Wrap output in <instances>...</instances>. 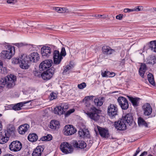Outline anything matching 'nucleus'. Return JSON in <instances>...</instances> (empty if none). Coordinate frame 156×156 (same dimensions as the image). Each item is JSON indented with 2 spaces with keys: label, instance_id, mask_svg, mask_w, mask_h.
Returning a JSON list of instances; mask_svg holds the SVG:
<instances>
[{
  "label": "nucleus",
  "instance_id": "obj_1",
  "mask_svg": "<svg viewBox=\"0 0 156 156\" xmlns=\"http://www.w3.org/2000/svg\"><path fill=\"white\" fill-rule=\"evenodd\" d=\"M93 96H86L83 99V101L85 103V109L88 110L89 112H87L85 113L91 119L94 121H97L99 119L100 117L99 114L101 111L95 107L91 105V103L93 99Z\"/></svg>",
  "mask_w": 156,
  "mask_h": 156
},
{
  "label": "nucleus",
  "instance_id": "obj_2",
  "mask_svg": "<svg viewBox=\"0 0 156 156\" xmlns=\"http://www.w3.org/2000/svg\"><path fill=\"white\" fill-rule=\"evenodd\" d=\"M16 79V77L15 76L10 74L2 79L0 82L1 84L5 85L8 88H11L15 86Z\"/></svg>",
  "mask_w": 156,
  "mask_h": 156
},
{
  "label": "nucleus",
  "instance_id": "obj_3",
  "mask_svg": "<svg viewBox=\"0 0 156 156\" xmlns=\"http://www.w3.org/2000/svg\"><path fill=\"white\" fill-rule=\"evenodd\" d=\"M5 45L8 50L2 51L0 54V56L3 58L10 59L15 53V47L9 45L8 43L6 44Z\"/></svg>",
  "mask_w": 156,
  "mask_h": 156
},
{
  "label": "nucleus",
  "instance_id": "obj_4",
  "mask_svg": "<svg viewBox=\"0 0 156 156\" xmlns=\"http://www.w3.org/2000/svg\"><path fill=\"white\" fill-rule=\"evenodd\" d=\"M14 128L12 127L11 129H9L7 130L2 132L0 135V144H2L7 142L9 139L10 135L14 133Z\"/></svg>",
  "mask_w": 156,
  "mask_h": 156
},
{
  "label": "nucleus",
  "instance_id": "obj_5",
  "mask_svg": "<svg viewBox=\"0 0 156 156\" xmlns=\"http://www.w3.org/2000/svg\"><path fill=\"white\" fill-rule=\"evenodd\" d=\"M107 111L108 115L109 117L113 119L118 115V109L117 106L114 104H110L108 107Z\"/></svg>",
  "mask_w": 156,
  "mask_h": 156
},
{
  "label": "nucleus",
  "instance_id": "obj_6",
  "mask_svg": "<svg viewBox=\"0 0 156 156\" xmlns=\"http://www.w3.org/2000/svg\"><path fill=\"white\" fill-rule=\"evenodd\" d=\"M55 71V69L52 67L41 74L39 72H37V76H40L41 75L42 79L45 80H48L52 76Z\"/></svg>",
  "mask_w": 156,
  "mask_h": 156
},
{
  "label": "nucleus",
  "instance_id": "obj_7",
  "mask_svg": "<svg viewBox=\"0 0 156 156\" xmlns=\"http://www.w3.org/2000/svg\"><path fill=\"white\" fill-rule=\"evenodd\" d=\"M55 47L53 46H45L42 47L41 49V51L42 56L44 58H48L51 52L54 51Z\"/></svg>",
  "mask_w": 156,
  "mask_h": 156
},
{
  "label": "nucleus",
  "instance_id": "obj_8",
  "mask_svg": "<svg viewBox=\"0 0 156 156\" xmlns=\"http://www.w3.org/2000/svg\"><path fill=\"white\" fill-rule=\"evenodd\" d=\"M60 148L62 151L65 154L71 153L73 151V146L66 142H63L61 144L60 146Z\"/></svg>",
  "mask_w": 156,
  "mask_h": 156
},
{
  "label": "nucleus",
  "instance_id": "obj_9",
  "mask_svg": "<svg viewBox=\"0 0 156 156\" xmlns=\"http://www.w3.org/2000/svg\"><path fill=\"white\" fill-rule=\"evenodd\" d=\"M27 56L26 54H22L20 57V66L21 68L23 69H27L29 67L28 63L30 61L28 59Z\"/></svg>",
  "mask_w": 156,
  "mask_h": 156
},
{
  "label": "nucleus",
  "instance_id": "obj_10",
  "mask_svg": "<svg viewBox=\"0 0 156 156\" xmlns=\"http://www.w3.org/2000/svg\"><path fill=\"white\" fill-rule=\"evenodd\" d=\"M67 103H62L55 108V113L59 115L63 114L68 108Z\"/></svg>",
  "mask_w": 156,
  "mask_h": 156
},
{
  "label": "nucleus",
  "instance_id": "obj_11",
  "mask_svg": "<svg viewBox=\"0 0 156 156\" xmlns=\"http://www.w3.org/2000/svg\"><path fill=\"white\" fill-rule=\"evenodd\" d=\"M22 144L18 141H14L12 142L9 145L10 150L13 151H18L20 150L22 148Z\"/></svg>",
  "mask_w": 156,
  "mask_h": 156
},
{
  "label": "nucleus",
  "instance_id": "obj_12",
  "mask_svg": "<svg viewBox=\"0 0 156 156\" xmlns=\"http://www.w3.org/2000/svg\"><path fill=\"white\" fill-rule=\"evenodd\" d=\"M119 105L122 110H126L129 107L128 101L127 99L123 97H119L117 99Z\"/></svg>",
  "mask_w": 156,
  "mask_h": 156
},
{
  "label": "nucleus",
  "instance_id": "obj_13",
  "mask_svg": "<svg viewBox=\"0 0 156 156\" xmlns=\"http://www.w3.org/2000/svg\"><path fill=\"white\" fill-rule=\"evenodd\" d=\"M63 133L67 136L74 134L76 131V129L72 125H66L64 128Z\"/></svg>",
  "mask_w": 156,
  "mask_h": 156
},
{
  "label": "nucleus",
  "instance_id": "obj_14",
  "mask_svg": "<svg viewBox=\"0 0 156 156\" xmlns=\"http://www.w3.org/2000/svg\"><path fill=\"white\" fill-rule=\"evenodd\" d=\"M52 63L53 61L52 60L49 59L44 60L39 65V69L40 70L47 69L51 66Z\"/></svg>",
  "mask_w": 156,
  "mask_h": 156
},
{
  "label": "nucleus",
  "instance_id": "obj_15",
  "mask_svg": "<svg viewBox=\"0 0 156 156\" xmlns=\"http://www.w3.org/2000/svg\"><path fill=\"white\" fill-rule=\"evenodd\" d=\"M114 126L118 130H124L126 128V124L122 119L115 122Z\"/></svg>",
  "mask_w": 156,
  "mask_h": 156
},
{
  "label": "nucleus",
  "instance_id": "obj_16",
  "mask_svg": "<svg viewBox=\"0 0 156 156\" xmlns=\"http://www.w3.org/2000/svg\"><path fill=\"white\" fill-rule=\"evenodd\" d=\"M53 58L54 64L55 65H58L60 64L63 58L62 56L60 55L59 51L57 50H54V51Z\"/></svg>",
  "mask_w": 156,
  "mask_h": 156
},
{
  "label": "nucleus",
  "instance_id": "obj_17",
  "mask_svg": "<svg viewBox=\"0 0 156 156\" xmlns=\"http://www.w3.org/2000/svg\"><path fill=\"white\" fill-rule=\"evenodd\" d=\"M86 142L83 141H75L73 143V146L75 148L77 149H83L85 148L87 146Z\"/></svg>",
  "mask_w": 156,
  "mask_h": 156
},
{
  "label": "nucleus",
  "instance_id": "obj_18",
  "mask_svg": "<svg viewBox=\"0 0 156 156\" xmlns=\"http://www.w3.org/2000/svg\"><path fill=\"white\" fill-rule=\"evenodd\" d=\"M121 119L126 124H127L130 126L132 125L133 122V117L131 114H127L124 117H123Z\"/></svg>",
  "mask_w": 156,
  "mask_h": 156
},
{
  "label": "nucleus",
  "instance_id": "obj_19",
  "mask_svg": "<svg viewBox=\"0 0 156 156\" xmlns=\"http://www.w3.org/2000/svg\"><path fill=\"white\" fill-rule=\"evenodd\" d=\"M30 62H35L38 61L39 58V55L37 52H33L27 56Z\"/></svg>",
  "mask_w": 156,
  "mask_h": 156
},
{
  "label": "nucleus",
  "instance_id": "obj_20",
  "mask_svg": "<svg viewBox=\"0 0 156 156\" xmlns=\"http://www.w3.org/2000/svg\"><path fill=\"white\" fill-rule=\"evenodd\" d=\"M144 114L146 115H149L151 113L152 108L150 105L148 103L144 104L143 106Z\"/></svg>",
  "mask_w": 156,
  "mask_h": 156
},
{
  "label": "nucleus",
  "instance_id": "obj_21",
  "mask_svg": "<svg viewBox=\"0 0 156 156\" xmlns=\"http://www.w3.org/2000/svg\"><path fill=\"white\" fill-rule=\"evenodd\" d=\"M29 128L30 126L27 124L21 125L19 127L18 132L20 134H23L28 131Z\"/></svg>",
  "mask_w": 156,
  "mask_h": 156
},
{
  "label": "nucleus",
  "instance_id": "obj_22",
  "mask_svg": "<svg viewBox=\"0 0 156 156\" xmlns=\"http://www.w3.org/2000/svg\"><path fill=\"white\" fill-rule=\"evenodd\" d=\"M102 52L106 55H111L115 52V50L108 46H104L102 48Z\"/></svg>",
  "mask_w": 156,
  "mask_h": 156
},
{
  "label": "nucleus",
  "instance_id": "obj_23",
  "mask_svg": "<svg viewBox=\"0 0 156 156\" xmlns=\"http://www.w3.org/2000/svg\"><path fill=\"white\" fill-rule=\"evenodd\" d=\"M127 97L134 106L136 107L138 105L140 100V98L137 97H133L129 96H127Z\"/></svg>",
  "mask_w": 156,
  "mask_h": 156
},
{
  "label": "nucleus",
  "instance_id": "obj_24",
  "mask_svg": "<svg viewBox=\"0 0 156 156\" xmlns=\"http://www.w3.org/2000/svg\"><path fill=\"white\" fill-rule=\"evenodd\" d=\"M97 127L99 134L101 137L105 138L108 137L109 134L107 130L99 126H98Z\"/></svg>",
  "mask_w": 156,
  "mask_h": 156
},
{
  "label": "nucleus",
  "instance_id": "obj_25",
  "mask_svg": "<svg viewBox=\"0 0 156 156\" xmlns=\"http://www.w3.org/2000/svg\"><path fill=\"white\" fill-rule=\"evenodd\" d=\"M43 150V149L41 146H37L36 149L33 151L32 154V156H40Z\"/></svg>",
  "mask_w": 156,
  "mask_h": 156
},
{
  "label": "nucleus",
  "instance_id": "obj_26",
  "mask_svg": "<svg viewBox=\"0 0 156 156\" xmlns=\"http://www.w3.org/2000/svg\"><path fill=\"white\" fill-rule=\"evenodd\" d=\"M30 102V101H28L18 103L14 105L12 107V108L15 111L20 110L21 109V108L24 106V105Z\"/></svg>",
  "mask_w": 156,
  "mask_h": 156
},
{
  "label": "nucleus",
  "instance_id": "obj_27",
  "mask_svg": "<svg viewBox=\"0 0 156 156\" xmlns=\"http://www.w3.org/2000/svg\"><path fill=\"white\" fill-rule=\"evenodd\" d=\"M59 126V123L58 121L55 120H51L50 123L49 127L52 129H55L58 128Z\"/></svg>",
  "mask_w": 156,
  "mask_h": 156
},
{
  "label": "nucleus",
  "instance_id": "obj_28",
  "mask_svg": "<svg viewBox=\"0 0 156 156\" xmlns=\"http://www.w3.org/2000/svg\"><path fill=\"white\" fill-rule=\"evenodd\" d=\"M79 135L80 137L84 138L86 137H89L90 136L89 131L87 130H83L80 129L79 131Z\"/></svg>",
  "mask_w": 156,
  "mask_h": 156
},
{
  "label": "nucleus",
  "instance_id": "obj_29",
  "mask_svg": "<svg viewBox=\"0 0 156 156\" xmlns=\"http://www.w3.org/2000/svg\"><path fill=\"white\" fill-rule=\"evenodd\" d=\"M104 98L103 97H99L95 98L94 100V102L95 105L97 106H101L104 102Z\"/></svg>",
  "mask_w": 156,
  "mask_h": 156
},
{
  "label": "nucleus",
  "instance_id": "obj_30",
  "mask_svg": "<svg viewBox=\"0 0 156 156\" xmlns=\"http://www.w3.org/2000/svg\"><path fill=\"white\" fill-rule=\"evenodd\" d=\"M28 139L30 142H35L37 140L38 136L35 133L30 134L28 136Z\"/></svg>",
  "mask_w": 156,
  "mask_h": 156
},
{
  "label": "nucleus",
  "instance_id": "obj_31",
  "mask_svg": "<svg viewBox=\"0 0 156 156\" xmlns=\"http://www.w3.org/2000/svg\"><path fill=\"white\" fill-rule=\"evenodd\" d=\"M146 63L150 65H154L156 63V58L152 56L148 58L146 61Z\"/></svg>",
  "mask_w": 156,
  "mask_h": 156
},
{
  "label": "nucleus",
  "instance_id": "obj_32",
  "mask_svg": "<svg viewBox=\"0 0 156 156\" xmlns=\"http://www.w3.org/2000/svg\"><path fill=\"white\" fill-rule=\"evenodd\" d=\"M138 123L139 126H144L146 127H147V124L145 120L142 118L139 117L138 119Z\"/></svg>",
  "mask_w": 156,
  "mask_h": 156
},
{
  "label": "nucleus",
  "instance_id": "obj_33",
  "mask_svg": "<svg viewBox=\"0 0 156 156\" xmlns=\"http://www.w3.org/2000/svg\"><path fill=\"white\" fill-rule=\"evenodd\" d=\"M149 48L152 51L156 52V41H152L150 42Z\"/></svg>",
  "mask_w": 156,
  "mask_h": 156
},
{
  "label": "nucleus",
  "instance_id": "obj_34",
  "mask_svg": "<svg viewBox=\"0 0 156 156\" xmlns=\"http://www.w3.org/2000/svg\"><path fill=\"white\" fill-rule=\"evenodd\" d=\"M147 80L149 83L152 85H154L155 82L153 75L152 73H149L147 75Z\"/></svg>",
  "mask_w": 156,
  "mask_h": 156
},
{
  "label": "nucleus",
  "instance_id": "obj_35",
  "mask_svg": "<svg viewBox=\"0 0 156 156\" xmlns=\"http://www.w3.org/2000/svg\"><path fill=\"white\" fill-rule=\"evenodd\" d=\"M3 63L2 62L0 61V73L5 74L7 73L8 71L6 68L3 67Z\"/></svg>",
  "mask_w": 156,
  "mask_h": 156
},
{
  "label": "nucleus",
  "instance_id": "obj_36",
  "mask_svg": "<svg viewBox=\"0 0 156 156\" xmlns=\"http://www.w3.org/2000/svg\"><path fill=\"white\" fill-rule=\"evenodd\" d=\"M55 9L59 13L66 12H69V10L66 8L55 7Z\"/></svg>",
  "mask_w": 156,
  "mask_h": 156
},
{
  "label": "nucleus",
  "instance_id": "obj_37",
  "mask_svg": "<svg viewBox=\"0 0 156 156\" xmlns=\"http://www.w3.org/2000/svg\"><path fill=\"white\" fill-rule=\"evenodd\" d=\"M57 97V95L56 93L52 92L50 94L49 98L50 100H52L56 99Z\"/></svg>",
  "mask_w": 156,
  "mask_h": 156
},
{
  "label": "nucleus",
  "instance_id": "obj_38",
  "mask_svg": "<svg viewBox=\"0 0 156 156\" xmlns=\"http://www.w3.org/2000/svg\"><path fill=\"white\" fill-rule=\"evenodd\" d=\"M12 63L14 64H19L20 62V57L19 58H14L12 59Z\"/></svg>",
  "mask_w": 156,
  "mask_h": 156
},
{
  "label": "nucleus",
  "instance_id": "obj_39",
  "mask_svg": "<svg viewBox=\"0 0 156 156\" xmlns=\"http://www.w3.org/2000/svg\"><path fill=\"white\" fill-rule=\"evenodd\" d=\"M75 110L73 109H70V110L67 111L65 114V117H67L69 116L71 113L73 112Z\"/></svg>",
  "mask_w": 156,
  "mask_h": 156
},
{
  "label": "nucleus",
  "instance_id": "obj_40",
  "mask_svg": "<svg viewBox=\"0 0 156 156\" xmlns=\"http://www.w3.org/2000/svg\"><path fill=\"white\" fill-rule=\"evenodd\" d=\"M73 67V66H70V65L66 66L65 68V69L63 71V73H66L68 71L72 69Z\"/></svg>",
  "mask_w": 156,
  "mask_h": 156
},
{
  "label": "nucleus",
  "instance_id": "obj_41",
  "mask_svg": "<svg viewBox=\"0 0 156 156\" xmlns=\"http://www.w3.org/2000/svg\"><path fill=\"white\" fill-rule=\"evenodd\" d=\"M14 45L17 46L18 48H20L23 46L27 45V44L23 43H16L14 44Z\"/></svg>",
  "mask_w": 156,
  "mask_h": 156
},
{
  "label": "nucleus",
  "instance_id": "obj_42",
  "mask_svg": "<svg viewBox=\"0 0 156 156\" xmlns=\"http://www.w3.org/2000/svg\"><path fill=\"white\" fill-rule=\"evenodd\" d=\"M86 86V83L83 82L78 85V87L79 88L82 89L85 87Z\"/></svg>",
  "mask_w": 156,
  "mask_h": 156
},
{
  "label": "nucleus",
  "instance_id": "obj_43",
  "mask_svg": "<svg viewBox=\"0 0 156 156\" xmlns=\"http://www.w3.org/2000/svg\"><path fill=\"white\" fill-rule=\"evenodd\" d=\"M60 55L61 56H62H62H64L66 55V53L64 48L63 47L61 49V51Z\"/></svg>",
  "mask_w": 156,
  "mask_h": 156
},
{
  "label": "nucleus",
  "instance_id": "obj_44",
  "mask_svg": "<svg viewBox=\"0 0 156 156\" xmlns=\"http://www.w3.org/2000/svg\"><path fill=\"white\" fill-rule=\"evenodd\" d=\"M145 71V70L139 69V74L143 78H144V75Z\"/></svg>",
  "mask_w": 156,
  "mask_h": 156
},
{
  "label": "nucleus",
  "instance_id": "obj_45",
  "mask_svg": "<svg viewBox=\"0 0 156 156\" xmlns=\"http://www.w3.org/2000/svg\"><path fill=\"white\" fill-rule=\"evenodd\" d=\"M143 7L142 6H138L134 9V11H139L143 9Z\"/></svg>",
  "mask_w": 156,
  "mask_h": 156
},
{
  "label": "nucleus",
  "instance_id": "obj_46",
  "mask_svg": "<svg viewBox=\"0 0 156 156\" xmlns=\"http://www.w3.org/2000/svg\"><path fill=\"white\" fill-rule=\"evenodd\" d=\"M7 2L9 4L13 5L16 2V0H6Z\"/></svg>",
  "mask_w": 156,
  "mask_h": 156
},
{
  "label": "nucleus",
  "instance_id": "obj_47",
  "mask_svg": "<svg viewBox=\"0 0 156 156\" xmlns=\"http://www.w3.org/2000/svg\"><path fill=\"white\" fill-rule=\"evenodd\" d=\"M140 70H146V66L144 64H142L140 66L139 68Z\"/></svg>",
  "mask_w": 156,
  "mask_h": 156
},
{
  "label": "nucleus",
  "instance_id": "obj_48",
  "mask_svg": "<svg viewBox=\"0 0 156 156\" xmlns=\"http://www.w3.org/2000/svg\"><path fill=\"white\" fill-rule=\"evenodd\" d=\"M109 72L108 71H105L104 73H102V76L103 77H105L107 76H108V74Z\"/></svg>",
  "mask_w": 156,
  "mask_h": 156
},
{
  "label": "nucleus",
  "instance_id": "obj_49",
  "mask_svg": "<svg viewBox=\"0 0 156 156\" xmlns=\"http://www.w3.org/2000/svg\"><path fill=\"white\" fill-rule=\"evenodd\" d=\"M46 137L47 141H50L52 139V137L50 134H48Z\"/></svg>",
  "mask_w": 156,
  "mask_h": 156
},
{
  "label": "nucleus",
  "instance_id": "obj_50",
  "mask_svg": "<svg viewBox=\"0 0 156 156\" xmlns=\"http://www.w3.org/2000/svg\"><path fill=\"white\" fill-rule=\"evenodd\" d=\"M94 16L97 17L98 18H99L100 17H102L103 18H106V17L105 15H96Z\"/></svg>",
  "mask_w": 156,
  "mask_h": 156
},
{
  "label": "nucleus",
  "instance_id": "obj_51",
  "mask_svg": "<svg viewBox=\"0 0 156 156\" xmlns=\"http://www.w3.org/2000/svg\"><path fill=\"white\" fill-rule=\"evenodd\" d=\"M123 15L121 14H119L116 16V18L119 20H121L122 18Z\"/></svg>",
  "mask_w": 156,
  "mask_h": 156
},
{
  "label": "nucleus",
  "instance_id": "obj_52",
  "mask_svg": "<svg viewBox=\"0 0 156 156\" xmlns=\"http://www.w3.org/2000/svg\"><path fill=\"white\" fill-rule=\"evenodd\" d=\"M115 76V73H114L113 72H109V73L108 74V76L109 77H114Z\"/></svg>",
  "mask_w": 156,
  "mask_h": 156
},
{
  "label": "nucleus",
  "instance_id": "obj_53",
  "mask_svg": "<svg viewBox=\"0 0 156 156\" xmlns=\"http://www.w3.org/2000/svg\"><path fill=\"white\" fill-rule=\"evenodd\" d=\"M140 151V147H139L137 149L136 151V152L135 154H134L133 156H136L137 154L139 153Z\"/></svg>",
  "mask_w": 156,
  "mask_h": 156
},
{
  "label": "nucleus",
  "instance_id": "obj_54",
  "mask_svg": "<svg viewBox=\"0 0 156 156\" xmlns=\"http://www.w3.org/2000/svg\"><path fill=\"white\" fill-rule=\"evenodd\" d=\"M147 151H144L140 155V156H144V155H147Z\"/></svg>",
  "mask_w": 156,
  "mask_h": 156
},
{
  "label": "nucleus",
  "instance_id": "obj_55",
  "mask_svg": "<svg viewBox=\"0 0 156 156\" xmlns=\"http://www.w3.org/2000/svg\"><path fill=\"white\" fill-rule=\"evenodd\" d=\"M46 136H44L42 137L41 138L40 140H41L42 141H47V139H46Z\"/></svg>",
  "mask_w": 156,
  "mask_h": 156
},
{
  "label": "nucleus",
  "instance_id": "obj_56",
  "mask_svg": "<svg viewBox=\"0 0 156 156\" xmlns=\"http://www.w3.org/2000/svg\"><path fill=\"white\" fill-rule=\"evenodd\" d=\"M3 156H14V155L10 154H6Z\"/></svg>",
  "mask_w": 156,
  "mask_h": 156
},
{
  "label": "nucleus",
  "instance_id": "obj_57",
  "mask_svg": "<svg viewBox=\"0 0 156 156\" xmlns=\"http://www.w3.org/2000/svg\"><path fill=\"white\" fill-rule=\"evenodd\" d=\"M127 10L128 11V12H132L133 11H134V9H130L128 8V9Z\"/></svg>",
  "mask_w": 156,
  "mask_h": 156
},
{
  "label": "nucleus",
  "instance_id": "obj_58",
  "mask_svg": "<svg viewBox=\"0 0 156 156\" xmlns=\"http://www.w3.org/2000/svg\"><path fill=\"white\" fill-rule=\"evenodd\" d=\"M127 9H128V8H126V9H125L124 10V12H125V13H127V12H128V10H127Z\"/></svg>",
  "mask_w": 156,
  "mask_h": 156
},
{
  "label": "nucleus",
  "instance_id": "obj_59",
  "mask_svg": "<svg viewBox=\"0 0 156 156\" xmlns=\"http://www.w3.org/2000/svg\"><path fill=\"white\" fill-rule=\"evenodd\" d=\"M2 124L1 122H0V130L2 128Z\"/></svg>",
  "mask_w": 156,
  "mask_h": 156
},
{
  "label": "nucleus",
  "instance_id": "obj_60",
  "mask_svg": "<svg viewBox=\"0 0 156 156\" xmlns=\"http://www.w3.org/2000/svg\"><path fill=\"white\" fill-rule=\"evenodd\" d=\"M153 9H154V11H156V8H153Z\"/></svg>",
  "mask_w": 156,
  "mask_h": 156
},
{
  "label": "nucleus",
  "instance_id": "obj_61",
  "mask_svg": "<svg viewBox=\"0 0 156 156\" xmlns=\"http://www.w3.org/2000/svg\"><path fill=\"white\" fill-rule=\"evenodd\" d=\"M2 114H0V117L2 116Z\"/></svg>",
  "mask_w": 156,
  "mask_h": 156
}]
</instances>
